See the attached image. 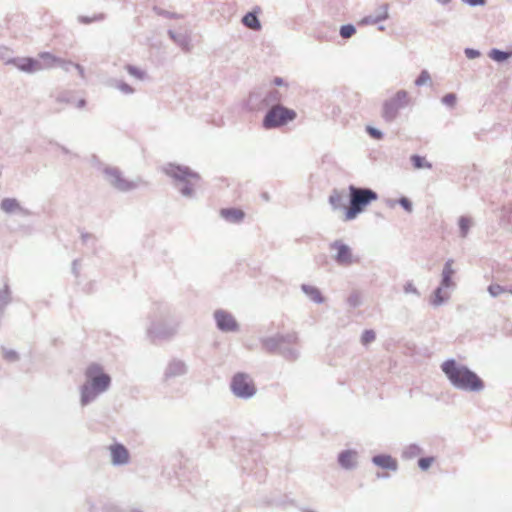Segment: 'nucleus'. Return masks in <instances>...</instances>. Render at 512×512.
<instances>
[{"label": "nucleus", "instance_id": "dca6fc26", "mask_svg": "<svg viewBox=\"0 0 512 512\" xmlns=\"http://www.w3.org/2000/svg\"><path fill=\"white\" fill-rule=\"evenodd\" d=\"M0 208L6 213H13L20 209V204L14 198H5L1 201Z\"/></svg>", "mask_w": 512, "mask_h": 512}, {"label": "nucleus", "instance_id": "4468645a", "mask_svg": "<svg viewBox=\"0 0 512 512\" xmlns=\"http://www.w3.org/2000/svg\"><path fill=\"white\" fill-rule=\"evenodd\" d=\"M374 464L377 466L389 469L396 470L397 469V461L389 455H377L373 458Z\"/></svg>", "mask_w": 512, "mask_h": 512}, {"label": "nucleus", "instance_id": "5701e85b", "mask_svg": "<svg viewBox=\"0 0 512 512\" xmlns=\"http://www.w3.org/2000/svg\"><path fill=\"white\" fill-rule=\"evenodd\" d=\"M10 301V291L8 287L0 290V308L5 306Z\"/></svg>", "mask_w": 512, "mask_h": 512}, {"label": "nucleus", "instance_id": "9b49d317", "mask_svg": "<svg viewBox=\"0 0 512 512\" xmlns=\"http://www.w3.org/2000/svg\"><path fill=\"white\" fill-rule=\"evenodd\" d=\"M112 462L115 465L125 464L129 460L128 450L121 444H114L110 446Z\"/></svg>", "mask_w": 512, "mask_h": 512}, {"label": "nucleus", "instance_id": "f257e3e1", "mask_svg": "<svg viewBox=\"0 0 512 512\" xmlns=\"http://www.w3.org/2000/svg\"><path fill=\"white\" fill-rule=\"evenodd\" d=\"M86 382L81 388V404L87 405L110 386L111 378L95 363L85 370Z\"/></svg>", "mask_w": 512, "mask_h": 512}, {"label": "nucleus", "instance_id": "7ed1b4c3", "mask_svg": "<svg viewBox=\"0 0 512 512\" xmlns=\"http://www.w3.org/2000/svg\"><path fill=\"white\" fill-rule=\"evenodd\" d=\"M350 205L345 208L344 220L355 219L365 208L377 200L378 195L370 189L358 188L353 185L349 187Z\"/></svg>", "mask_w": 512, "mask_h": 512}, {"label": "nucleus", "instance_id": "f3484780", "mask_svg": "<svg viewBox=\"0 0 512 512\" xmlns=\"http://www.w3.org/2000/svg\"><path fill=\"white\" fill-rule=\"evenodd\" d=\"M344 202L345 197L340 191L334 190L329 197V203L333 209L344 208Z\"/></svg>", "mask_w": 512, "mask_h": 512}, {"label": "nucleus", "instance_id": "aec40b11", "mask_svg": "<svg viewBox=\"0 0 512 512\" xmlns=\"http://www.w3.org/2000/svg\"><path fill=\"white\" fill-rule=\"evenodd\" d=\"M511 56H512V51H510V52H503V51H500V50H497V49H493L489 53V57L491 59H493L494 61H497V62L505 61L508 58H510Z\"/></svg>", "mask_w": 512, "mask_h": 512}, {"label": "nucleus", "instance_id": "c9c22d12", "mask_svg": "<svg viewBox=\"0 0 512 512\" xmlns=\"http://www.w3.org/2000/svg\"><path fill=\"white\" fill-rule=\"evenodd\" d=\"M273 83L277 86H280V85H283L284 82L282 80V78H279V77H276L274 80H273Z\"/></svg>", "mask_w": 512, "mask_h": 512}, {"label": "nucleus", "instance_id": "412c9836", "mask_svg": "<svg viewBox=\"0 0 512 512\" xmlns=\"http://www.w3.org/2000/svg\"><path fill=\"white\" fill-rule=\"evenodd\" d=\"M411 161L413 163V166L416 169H421V168H428V169H430L432 167V165L429 162H427L425 160V158H423L421 156H418V155H413L411 157Z\"/></svg>", "mask_w": 512, "mask_h": 512}, {"label": "nucleus", "instance_id": "f704fd0d", "mask_svg": "<svg viewBox=\"0 0 512 512\" xmlns=\"http://www.w3.org/2000/svg\"><path fill=\"white\" fill-rule=\"evenodd\" d=\"M469 5L476 6V5H484L485 0H465Z\"/></svg>", "mask_w": 512, "mask_h": 512}, {"label": "nucleus", "instance_id": "e433bc0d", "mask_svg": "<svg viewBox=\"0 0 512 512\" xmlns=\"http://www.w3.org/2000/svg\"><path fill=\"white\" fill-rule=\"evenodd\" d=\"M128 71L133 75H137L138 77L142 76L141 73L137 72L135 68L129 67Z\"/></svg>", "mask_w": 512, "mask_h": 512}, {"label": "nucleus", "instance_id": "a211bd4d", "mask_svg": "<svg viewBox=\"0 0 512 512\" xmlns=\"http://www.w3.org/2000/svg\"><path fill=\"white\" fill-rule=\"evenodd\" d=\"M454 274V270L452 269V261H448L445 264V267L443 269V279H442V286L445 288H448L452 285V276Z\"/></svg>", "mask_w": 512, "mask_h": 512}, {"label": "nucleus", "instance_id": "473e14b6", "mask_svg": "<svg viewBox=\"0 0 512 512\" xmlns=\"http://www.w3.org/2000/svg\"><path fill=\"white\" fill-rule=\"evenodd\" d=\"M441 293H442V289L441 288H438L435 291L434 298L432 300V303L434 305H439V304H441L443 302V297L441 296Z\"/></svg>", "mask_w": 512, "mask_h": 512}, {"label": "nucleus", "instance_id": "2f4dec72", "mask_svg": "<svg viewBox=\"0 0 512 512\" xmlns=\"http://www.w3.org/2000/svg\"><path fill=\"white\" fill-rule=\"evenodd\" d=\"M399 203L400 205L408 212H411L412 211V203L410 202L409 199L405 198V197H402L400 200H399Z\"/></svg>", "mask_w": 512, "mask_h": 512}, {"label": "nucleus", "instance_id": "0eeeda50", "mask_svg": "<svg viewBox=\"0 0 512 512\" xmlns=\"http://www.w3.org/2000/svg\"><path fill=\"white\" fill-rule=\"evenodd\" d=\"M38 60L41 62L42 69H50L56 66H61L67 70V65H72L80 72L81 75H83V69L80 65L66 62L65 60L58 58L49 52L40 53Z\"/></svg>", "mask_w": 512, "mask_h": 512}, {"label": "nucleus", "instance_id": "58836bf2", "mask_svg": "<svg viewBox=\"0 0 512 512\" xmlns=\"http://www.w3.org/2000/svg\"><path fill=\"white\" fill-rule=\"evenodd\" d=\"M122 90L125 91V92H131L132 91V89L128 85H123L122 86Z\"/></svg>", "mask_w": 512, "mask_h": 512}, {"label": "nucleus", "instance_id": "7c9ffc66", "mask_svg": "<svg viewBox=\"0 0 512 512\" xmlns=\"http://www.w3.org/2000/svg\"><path fill=\"white\" fill-rule=\"evenodd\" d=\"M443 103L448 106H453L456 103V96L454 94H447L443 97Z\"/></svg>", "mask_w": 512, "mask_h": 512}, {"label": "nucleus", "instance_id": "cd10ccee", "mask_svg": "<svg viewBox=\"0 0 512 512\" xmlns=\"http://www.w3.org/2000/svg\"><path fill=\"white\" fill-rule=\"evenodd\" d=\"M488 290H489L490 294L492 296H494V297L499 296V295H501L502 293L505 292V289L502 286L498 285V284L490 285Z\"/></svg>", "mask_w": 512, "mask_h": 512}, {"label": "nucleus", "instance_id": "4be33fe9", "mask_svg": "<svg viewBox=\"0 0 512 512\" xmlns=\"http://www.w3.org/2000/svg\"><path fill=\"white\" fill-rule=\"evenodd\" d=\"M303 290L305 291V293L307 295L310 296V298L315 301V302H321L322 301V297H321V294L319 292V290L315 287H312V286H303Z\"/></svg>", "mask_w": 512, "mask_h": 512}, {"label": "nucleus", "instance_id": "2eb2a0df", "mask_svg": "<svg viewBox=\"0 0 512 512\" xmlns=\"http://www.w3.org/2000/svg\"><path fill=\"white\" fill-rule=\"evenodd\" d=\"M220 215L230 222H240L244 218V212L238 208H226L220 211Z\"/></svg>", "mask_w": 512, "mask_h": 512}, {"label": "nucleus", "instance_id": "a878e982", "mask_svg": "<svg viewBox=\"0 0 512 512\" xmlns=\"http://www.w3.org/2000/svg\"><path fill=\"white\" fill-rule=\"evenodd\" d=\"M430 75L427 71H422L419 77L415 80L417 86L424 85L430 81Z\"/></svg>", "mask_w": 512, "mask_h": 512}, {"label": "nucleus", "instance_id": "6e6552de", "mask_svg": "<svg viewBox=\"0 0 512 512\" xmlns=\"http://www.w3.org/2000/svg\"><path fill=\"white\" fill-rule=\"evenodd\" d=\"M217 326L223 331H235L238 328L237 322L234 317L223 310H218L214 313Z\"/></svg>", "mask_w": 512, "mask_h": 512}, {"label": "nucleus", "instance_id": "f03ea898", "mask_svg": "<svg viewBox=\"0 0 512 512\" xmlns=\"http://www.w3.org/2000/svg\"><path fill=\"white\" fill-rule=\"evenodd\" d=\"M441 367L452 384L458 388L480 391L484 387L483 381L474 372L458 365L454 360L445 361Z\"/></svg>", "mask_w": 512, "mask_h": 512}, {"label": "nucleus", "instance_id": "c85d7f7f", "mask_svg": "<svg viewBox=\"0 0 512 512\" xmlns=\"http://www.w3.org/2000/svg\"><path fill=\"white\" fill-rule=\"evenodd\" d=\"M362 343L369 344L375 340V333L372 330H366L362 335Z\"/></svg>", "mask_w": 512, "mask_h": 512}, {"label": "nucleus", "instance_id": "393cba45", "mask_svg": "<svg viewBox=\"0 0 512 512\" xmlns=\"http://www.w3.org/2000/svg\"><path fill=\"white\" fill-rule=\"evenodd\" d=\"M470 225H471L470 219L465 218V217L460 218L459 226H460V229L462 231V235L463 236H466V234H467V232L469 230Z\"/></svg>", "mask_w": 512, "mask_h": 512}, {"label": "nucleus", "instance_id": "bb28decb", "mask_svg": "<svg viewBox=\"0 0 512 512\" xmlns=\"http://www.w3.org/2000/svg\"><path fill=\"white\" fill-rule=\"evenodd\" d=\"M433 462H434L433 457H425V458L419 459L418 465L422 470L425 471L432 465Z\"/></svg>", "mask_w": 512, "mask_h": 512}, {"label": "nucleus", "instance_id": "a19ab883", "mask_svg": "<svg viewBox=\"0 0 512 512\" xmlns=\"http://www.w3.org/2000/svg\"><path fill=\"white\" fill-rule=\"evenodd\" d=\"M183 193H184V194H190V191H188V190H183Z\"/></svg>", "mask_w": 512, "mask_h": 512}, {"label": "nucleus", "instance_id": "423d86ee", "mask_svg": "<svg viewBox=\"0 0 512 512\" xmlns=\"http://www.w3.org/2000/svg\"><path fill=\"white\" fill-rule=\"evenodd\" d=\"M410 102L406 91H398L392 98L387 100L383 105V117L386 121H392L399 109L407 106Z\"/></svg>", "mask_w": 512, "mask_h": 512}, {"label": "nucleus", "instance_id": "9d476101", "mask_svg": "<svg viewBox=\"0 0 512 512\" xmlns=\"http://www.w3.org/2000/svg\"><path fill=\"white\" fill-rule=\"evenodd\" d=\"M14 64L18 69L27 73H34L42 70L41 62L38 59L30 57L14 60Z\"/></svg>", "mask_w": 512, "mask_h": 512}, {"label": "nucleus", "instance_id": "20e7f679", "mask_svg": "<svg viewBox=\"0 0 512 512\" xmlns=\"http://www.w3.org/2000/svg\"><path fill=\"white\" fill-rule=\"evenodd\" d=\"M295 117L296 112L294 110L288 109L281 105H276L267 112L263 120V126L266 129L279 127L289 121L294 120Z\"/></svg>", "mask_w": 512, "mask_h": 512}, {"label": "nucleus", "instance_id": "f8f14e48", "mask_svg": "<svg viewBox=\"0 0 512 512\" xmlns=\"http://www.w3.org/2000/svg\"><path fill=\"white\" fill-rule=\"evenodd\" d=\"M108 175L111 185H113L115 188L121 191H126L134 187L133 183L124 179L116 170L110 171Z\"/></svg>", "mask_w": 512, "mask_h": 512}, {"label": "nucleus", "instance_id": "4c0bfd02", "mask_svg": "<svg viewBox=\"0 0 512 512\" xmlns=\"http://www.w3.org/2000/svg\"><path fill=\"white\" fill-rule=\"evenodd\" d=\"M467 53H468V55H469L470 57H475V56L479 55V53H478V52L473 51V50H468V51H467Z\"/></svg>", "mask_w": 512, "mask_h": 512}, {"label": "nucleus", "instance_id": "b1692460", "mask_svg": "<svg viewBox=\"0 0 512 512\" xmlns=\"http://www.w3.org/2000/svg\"><path fill=\"white\" fill-rule=\"evenodd\" d=\"M355 32H356V30H355L354 26H352V25H344L340 29V35L343 38H349L352 35H354Z\"/></svg>", "mask_w": 512, "mask_h": 512}, {"label": "nucleus", "instance_id": "1a4fd4ad", "mask_svg": "<svg viewBox=\"0 0 512 512\" xmlns=\"http://www.w3.org/2000/svg\"><path fill=\"white\" fill-rule=\"evenodd\" d=\"M331 248L336 251L335 259L341 265H350L353 263L351 249L341 241H335Z\"/></svg>", "mask_w": 512, "mask_h": 512}, {"label": "nucleus", "instance_id": "6ab92c4d", "mask_svg": "<svg viewBox=\"0 0 512 512\" xmlns=\"http://www.w3.org/2000/svg\"><path fill=\"white\" fill-rule=\"evenodd\" d=\"M242 22L243 24L250 28V29H253V30H259L261 25H260V22L257 18V16L254 14V13H247L243 19H242Z\"/></svg>", "mask_w": 512, "mask_h": 512}, {"label": "nucleus", "instance_id": "72a5a7b5", "mask_svg": "<svg viewBox=\"0 0 512 512\" xmlns=\"http://www.w3.org/2000/svg\"><path fill=\"white\" fill-rule=\"evenodd\" d=\"M366 130H367V132L369 133V135L371 137H373L375 139H381L382 138V133L379 130H377V129L373 128V127H370V126H368Z\"/></svg>", "mask_w": 512, "mask_h": 512}, {"label": "nucleus", "instance_id": "ea45409f", "mask_svg": "<svg viewBox=\"0 0 512 512\" xmlns=\"http://www.w3.org/2000/svg\"><path fill=\"white\" fill-rule=\"evenodd\" d=\"M439 2H441L442 4H447L450 2V0H438Z\"/></svg>", "mask_w": 512, "mask_h": 512}, {"label": "nucleus", "instance_id": "c756f323", "mask_svg": "<svg viewBox=\"0 0 512 512\" xmlns=\"http://www.w3.org/2000/svg\"><path fill=\"white\" fill-rule=\"evenodd\" d=\"M177 170L179 171V174H175L177 177H180V178H183V179H186V178H189V177L197 178V175L192 173V172H190L188 169L177 168Z\"/></svg>", "mask_w": 512, "mask_h": 512}, {"label": "nucleus", "instance_id": "ddd939ff", "mask_svg": "<svg viewBox=\"0 0 512 512\" xmlns=\"http://www.w3.org/2000/svg\"><path fill=\"white\" fill-rule=\"evenodd\" d=\"M339 464L345 469H351L355 467L357 462V453L354 450H346L339 454Z\"/></svg>", "mask_w": 512, "mask_h": 512}, {"label": "nucleus", "instance_id": "39448f33", "mask_svg": "<svg viewBox=\"0 0 512 512\" xmlns=\"http://www.w3.org/2000/svg\"><path fill=\"white\" fill-rule=\"evenodd\" d=\"M231 390L238 397L249 398L256 393V386L249 375L237 373L231 381Z\"/></svg>", "mask_w": 512, "mask_h": 512}]
</instances>
